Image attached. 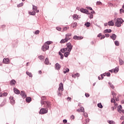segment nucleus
Here are the masks:
<instances>
[{
	"label": "nucleus",
	"mask_w": 124,
	"mask_h": 124,
	"mask_svg": "<svg viewBox=\"0 0 124 124\" xmlns=\"http://www.w3.org/2000/svg\"><path fill=\"white\" fill-rule=\"evenodd\" d=\"M67 47L66 48L61 49V51L62 53H64V52H71V50H72V48H73V46L71 45V43H67L66 44Z\"/></svg>",
	"instance_id": "nucleus-1"
},
{
	"label": "nucleus",
	"mask_w": 124,
	"mask_h": 124,
	"mask_svg": "<svg viewBox=\"0 0 124 124\" xmlns=\"http://www.w3.org/2000/svg\"><path fill=\"white\" fill-rule=\"evenodd\" d=\"M114 21H116L115 26L116 27H117L118 28H120V27H121L123 23H124V22L122 18H115L114 19Z\"/></svg>",
	"instance_id": "nucleus-2"
},
{
	"label": "nucleus",
	"mask_w": 124,
	"mask_h": 124,
	"mask_svg": "<svg viewBox=\"0 0 124 124\" xmlns=\"http://www.w3.org/2000/svg\"><path fill=\"white\" fill-rule=\"evenodd\" d=\"M41 104L42 105H43V104L45 105V107H46V108H49V109H51V103L49 101H44L43 102L42 100L41 101Z\"/></svg>",
	"instance_id": "nucleus-3"
},
{
	"label": "nucleus",
	"mask_w": 124,
	"mask_h": 124,
	"mask_svg": "<svg viewBox=\"0 0 124 124\" xmlns=\"http://www.w3.org/2000/svg\"><path fill=\"white\" fill-rule=\"evenodd\" d=\"M48 113V108H42L40 109L39 114L43 115L44 114H47Z\"/></svg>",
	"instance_id": "nucleus-4"
},
{
	"label": "nucleus",
	"mask_w": 124,
	"mask_h": 124,
	"mask_svg": "<svg viewBox=\"0 0 124 124\" xmlns=\"http://www.w3.org/2000/svg\"><path fill=\"white\" fill-rule=\"evenodd\" d=\"M42 50L44 51L45 52L47 51V50H49V46L46 45L45 43L44 44V45L42 47Z\"/></svg>",
	"instance_id": "nucleus-5"
},
{
	"label": "nucleus",
	"mask_w": 124,
	"mask_h": 124,
	"mask_svg": "<svg viewBox=\"0 0 124 124\" xmlns=\"http://www.w3.org/2000/svg\"><path fill=\"white\" fill-rule=\"evenodd\" d=\"M3 62V63H5V64H8L10 62V60L8 58H4Z\"/></svg>",
	"instance_id": "nucleus-6"
},
{
	"label": "nucleus",
	"mask_w": 124,
	"mask_h": 124,
	"mask_svg": "<svg viewBox=\"0 0 124 124\" xmlns=\"http://www.w3.org/2000/svg\"><path fill=\"white\" fill-rule=\"evenodd\" d=\"M58 91L61 92H63V84L62 83H60L59 84V87L58 88Z\"/></svg>",
	"instance_id": "nucleus-7"
},
{
	"label": "nucleus",
	"mask_w": 124,
	"mask_h": 124,
	"mask_svg": "<svg viewBox=\"0 0 124 124\" xmlns=\"http://www.w3.org/2000/svg\"><path fill=\"white\" fill-rule=\"evenodd\" d=\"M73 39L75 40H81V39H83V37L75 35L73 37Z\"/></svg>",
	"instance_id": "nucleus-8"
},
{
	"label": "nucleus",
	"mask_w": 124,
	"mask_h": 124,
	"mask_svg": "<svg viewBox=\"0 0 124 124\" xmlns=\"http://www.w3.org/2000/svg\"><path fill=\"white\" fill-rule=\"evenodd\" d=\"M61 66L59 63H56L55 65V69L56 70H60L61 69Z\"/></svg>",
	"instance_id": "nucleus-9"
},
{
	"label": "nucleus",
	"mask_w": 124,
	"mask_h": 124,
	"mask_svg": "<svg viewBox=\"0 0 124 124\" xmlns=\"http://www.w3.org/2000/svg\"><path fill=\"white\" fill-rule=\"evenodd\" d=\"M20 95L23 98H26V97H27V94L26 93V92H25V91H21Z\"/></svg>",
	"instance_id": "nucleus-10"
},
{
	"label": "nucleus",
	"mask_w": 124,
	"mask_h": 124,
	"mask_svg": "<svg viewBox=\"0 0 124 124\" xmlns=\"http://www.w3.org/2000/svg\"><path fill=\"white\" fill-rule=\"evenodd\" d=\"M80 12H82V13H85V14H89V11H88L86 9L81 8L80 9Z\"/></svg>",
	"instance_id": "nucleus-11"
},
{
	"label": "nucleus",
	"mask_w": 124,
	"mask_h": 124,
	"mask_svg": "<svg viewBox=\"0 0 124 124\" xmlns=\"http://www.w3.org/2000/svg\"><path fill=\"white\" fill-rule=\"evenodd\" d=\"M32 10L35 12H37V13H38V12H39V10H37V6L34 5H32Z\"/></svg>",
	"instance_id": "nucleus-12"
},
{
	"label": "nucleus",
	"mask_w": 124,
	"mask_h": 124,
	"mask_svg": "<svg viewBox=\"0 0 124 124\" xmlns=\"http://www.w3.org/2000/svg\"><path fill=\"white\" fill-rule=\"evenodd\" d=\"M10 99V101H11V104L13 105V104H15V100H14V97H13V96H10L9 97Z\"/></svg>",
	"instance_id": "nucleus-13"
},
{
	"label": "nucleus",
	"mask_w": 124,
	"mask_h": 124,
	"mask_svg": "<svg viewBox=\"0 0 124 124\" xmlns=\"http://www.w3.org/2000/svg\"><path fill=\"white\" fill-rule=\"evenodd\" d=\"M77 112H82V113L85 112V109L83 107H80V108L77 109Z\"/></svg>",
	"instance_id": "nucleus-14"
},
{
	"label": "nucleus",
	"mask_w": 124,
	"mask_h": 124,
	"mask_svg": "<svg viewBox=\"0 0 124 124\" xmlns=\"http://www.w3.org/2000/svg\"><path fill=\"white\" fill-rule=\"evenodd\" d=\"M14 92L15 93H16V94H20V91H19L16 88H14Z\"/></svg>",
	"instance_id": "nucleus-15"
},
{
	"label": "nucleus",
	"mask_w": 124,
	"mask_h": 124,
	"mask_svg": "<svg viewBox=\"0 0 124 124\" xmlns=\"http://www.w3.org/2000/svg\"><path fill=\"white\" fill-rule=\"evenodd\" d=\"M110 38L112 39V40H116V38H117V35L115 34H112V35L110 36Z\"/></svg>",
	"instance_id": "nucleus-16"
},
{
	"label": "nucleus",
	"mask_w": 124,
	"mask_h": 124,
	"mask_svg": "<svg viewBox=\"0 0 124 124\" xmlns=\"http://www.w3.org/2000/svg\"><path fill=\"white\" fill-rule=\"evenodd\" d=\"M44 63L46 65L51 64V63H50V62H49V59L47 58H46Z\"/></svg>",
	"instance_id": "nucleus-17"
},
{
	"label": "nucleus",
	"mask_w": 124,
	"mask_h": 124,
	"mask_svg": "<svg viewBox=\"0 0 124 124\" xmlns=\"http://www.w3.org/2000/svg\"><path fill=\"white\" fill-rule=\"evenodd\" d=\"M122 109H123L122 105L119 106L118 107V112H119V113H122Z\"/></svg>",
	"instance_id": "nucleus-18"
},
{
	"label": "nucleus",
	"mask_w": 124,
	"mask_h": 124,
	"mask_svg": "<svg viewBox=\"0 0 124 124\" xmlns=\"http://www.w3.org/2000/svg\"><path fill=\"white\" fill-rule=\"evenodd\" d=\"M15 84H16V81L15 80L12 79L10 81V85H11L12 86H15Z\"/></svg>",
	"instance_id": "nucleus-19"
},
{
	"label": "nucleus",
	"mask_w": 124,
	"mask_h": 124,
	"mask_svg": "<svg viewBox=\"0 0 124 124\" xmlns=\"http://www.w3.org/2000/svg\"><path fill=\"white\" fill-rule=\"evenodd\" d=\"M69 55H70V52L69 51H66L64 53V56L65 58H67Z\"/></svg>",
	"instance_id": "nucleus-20"
},
{
	"label": "nucleus",
	"mask_w": 124,
	"mask_h": 124,
	"mask_svg": "<svg viewBox=\"0 0 124 124\" xmlns=\"http://www.w3.org/2000/svg\"><path fill=\"white\" fill-rule=\"evenodd\" d=\"M119 62L120 65H123V64H124V60H123L122 59L119 58Z\"/></svg>",
	"instance_id": "nucleus-21"
},
{
	"label": "nucleus",
	"mask_w": 124,
	"mask_h": 124,
	"mask_svg": "<svg viewBox=\"0 0 124 124\" xmlns=\"http://www.w3.org/2000/svg\"><path fill=\"white\" fill-rule=\"evenodd\" d=\"M77 27V23L74 22L72 24V27L75 29Z\"/></svg>",
	"instance_id": "nucleus-22"
},
{
	"label": "nucleus",
	"mask_w": 124,
	"mask_h": 124,
	"mask_svg": "<svg viewBox=\"0 0 124 124\" xmlns=\"http://www.w3.org/2000/svg\"><path fill=\"white\" fill-rule=\"evenodd\" d=\"M26 102H28V103H30L31 101V97H28L26 99Z\"/></svg>",
	"instance_id": "nucleus-23"
},
{
	"label": "nucleus",
	"mask_w": 124,
	"mask_h": 124,
	"mask_svg": "<svg viewBox=\"0 0 124 124\" xmlns=\"http://www.w3.org/2000/svg\"><path fill=\"white\" fill-rule=\"evenodd\" d=\"M108 24L109 26H114V22H113V20L108 21Z\"/></svg>",
	"instance_id": "nucleus-24"
},
{
	"label": "nucleus",
	"mask_w": 124,
	"mask_h": 124,
	"mask_svg": "<svg viewBox=\"0 0 124 124\" xmlns=\"http://www.w3.org/2000/svg\"><path fill=\"white\" fill-rule=\"evenodd\" d=\"M65 42H67V40H66V38H65V39H64L61 40V41H60V43H61L62 44L63 43H65Z\"/></svg>",
	"instance_id": "nucleus-25"
},
{
	"label": "nucleus",
	"mask_w": 124,
	"mask_h": 124,
	"mask_svg": "<svg viewBox=\"0 0 124 124\" xmlns=\"http://www.w3.org/2000/svg\"><path fill=\"white\" fill-rule=\"evenodd\" d=\"M6 103V99H4L3 100V101L0 104L1 107H2L3 106H4V105H5Z\"/></svg>",
	"instance_id": "nucleus-26"
},
{
	"label": "nucleus",
	"mask_w": 124,
	"mask_h": 124,
	"mask_svg": "<svg viewBox=\"0 0 124 124\" xmlns=\"http://www.w3.org/2000/svg\"><path fill=\"white\" fill-rule=\"evenodd\" d=\"M113 71L114 73H118V72H119V67H115V68L113 69Z\"/></svg>",
	"instance_id": "nucleus-27"
},
{
	"label": "nucleus",
	"mask_w": 124,
	"mask_h": 124,
	"mask_svg": "<svg viewBox=\"0 0 124 124\" xmlns=\"http://www.w3.org/2000/svg\"><path fill=\"white\" fill-rule=\"evenodd\" d=\"M29 14H30V15H32V16H34V15L36 14L35 11H33L32 12H29Z\"/></svg>",
	"instance_id": "nucleus-28"
},
{
	"label": "nucleus",
	"mask_w": 124,
	"mask_h": 124,
	"mask_svg": "<svg viewBox=\"0 0 124 124\" xmlns=\"http://www.w3.org/2000/svg\"><path fill=\"white\" fill-rule=\"evenodd\" d=\"M105 33L106 32H108V33H110V32H112V30L111 29H106L104 31Z\"/></svg>",
	"instance_id": "nucleus-29"
},
{
	"label": "nucleus",
	"mask_w": 124,
	"mask_h": 124,
	"mask_svg": "<svg viewBox=\"0 0 124 124\" xmlns=\"http://www.w3.org/2000/svg\"><path fill=\"white\" fill-rule=\"evenodd\" d=\"M38 58L39 59V60H40V61H44V59H45L44 56L42 55L38 56Z\"/></svg>",
	"instance_id": "nucleus-30"
},
{
	"label": "nucleus",
	"mask_w": 124,
	"mask_h": 124,
	"mask_svg": "<svg viewBox=\"0 0 124 124\" xmlns=\"http://www.w3.org/2000/svg\"><path fill=\"white\" fill-rule=\"evenodd\" d=\"M57 93L58 96H62V91H58L57 92Z\"/></svg>",
	"instance_id": "nucleus-31"
},
{
	"label": "nucleus",
	"mask_w": 124,
	"mask_h": 124,
	"mask_svg": "<svg viewBox=\"0 0 124 124\" xmlns=\"http://www.w3.org/2000/svg\"><path fill=\"white\" fill-rule=\"evenodd\" d=\"M26 74L31 78L32 77V74H31V73H30L29 72H26Z\"/></svg>",
	"instance_id": "nucleus-32"
},
{
	"label": "nucleus",
	"mask_w": 124,
	"mask_h": 124,
	"mask_svg": "<svg viewBox=\"0 0 124 124\" xmlns=\"http://www.w3.org/2000/svg\"><path fill=\"white\" fill-rule=\"evenodd\" d=\"M84 26H86L87 27H91V23L89 22H86L84 24Z\"/></svg>",
	"instance_id": "nucleus-33"
},
{
	"label": "nucleus",
	"mask_w": 124,
	"mask_h": 124,
	"mask_svg": "<svg viewBox=\"0 0 124 124\" xmlns=\"http://www.w3.org/2000/svg\"><path fill=\"white\" fill-rule=\"evenodd\" d=\"M108 123L109 124H115V122L113 120H108Z\"/></svg>",
	"instance_id": "nucleus-34"
},
{
	"label": "nucleus",
	"mask_w": 124,
	"mask_h": 124,
	"mask_svg": "<svg viewBox=\"0 0 124 124\" xmlns=\"http://www.w3.org/2000/svg\"><path fill=\"white\" fill-rule=\"evenodd\" d=\"M88 15H89V18L90 19H93V15L91 13H88Z\"/></svg>",
	"instance_id": "nucleus-35"
},
{
	"label": "nucleus",
	"mask_w": 124,
	"mask_h": 124,
	"mask_svg": "<svg viewBox=\"0 0 124 124\" xmlns=\"http://www.w3.org/2000/svg\"><path fill=\"white\" fill-rule=\"evenodd\" d=\"M45 43H46V45L49 46V45H51V44L53 43V42L49 41L45 42Z\"/></svg>",
	"instance_id": "nucleus-36"
},
{
	"label": "nucleus",
	"mask_w": 124,
	"mask_h": 124,
	"mask_svg": "<svg viewBox=\"0 0 124 124\" xmlns=\"http://www.w3.org/2000/svg\"><path fill=\"white\" fill-rule=\"evenodd\" d=\"M78 16H77V15H74L73 16V19L74 20H77V19H78Z\"/></svg>",
	"instance_id": "nucleus-37"
},
{
	"label": "nucleus",
	"mask_w": 124,
	"mask_h": 124,
	"mask_svg": "<svg viewBox=\"0 0 124 124\" xmlns=\"http://www.w3.org/2000/svg\"><path fill=\"white\" fill-rule=\"evenodd\" d=\"M109 86L111 88V89H114L115 86H114V85L112 84V83L108 82Z\"/></svg>",
	"instance_id": "nucleus-38"
},
{
	"label": "nucleus",
	"mask_w": 124,
	"mask_h": 124,
	"mask_svg": "<svg viewBox=\"0 0 124 124\" xmlns=\"http://www.w3.org/2000/svg\"><path fill=\"white\" fill-rule=\"evenodd\" d=\"M59 54L60 56H61V60H63V54L62 53V52H59Z\"/></svg>",
	"instance_id": "nucleus-39"
},
{
	"label": "nucleus",
	"mask_w": 124,
	"mask_h": 124,
	"mask_svg": "<svg viewBox=\"0 0 124 124\" xmlns=\"http://www.w3.org/2000/svg\"><path fill=\"white\" fill-rule=\"evenodd\" d=\"M97 106L99 108H103V106H102V104H101V103H98L97 104Z\"/></svg>",
	"instance_id": "nucleus-40"
},
{
	"label": "nucleus",
	"mask_w": 124,
	"mask_h": 124,
	"mask_svg": "<svg viewBox=\"0 0 124 124\" xmlns=\"http://www.w3.org/2000/svg\"><path fill=\"white\" fill-rule=\"evenodd\" d=\"M111 94L113 97V98H115V97L116 96V95H117V94L116 93H115V92H111Z\"/></svg>",
	"instance_id": "nucleus-41"
},
{
	"label": "nucleus",
	"mask_w": 124,
	"mask_h": 124,
	"mask_svg": "<svg viewBox=\"0 0 124 124\" xmlns=\"http://www.w3.org/2000/svg\"><path fill=\"white\" fill-rule=\"evenodd\" d=\"M115 45L116 46H120V43L118 41H114Z\"/></svg>",
	"instance_id": "nucleus-42"
},
{
	"label": "nucleus",
	"mask_w": 124,
	"mask_h": 124,
	"mask_svg": "<svg viewBox=\"0 0 124 124\" xmlns=\"http://www.w3.org/2000/svg\"><path fill=\"white\" fill-rule=\"evenodd\" d=\"M64 74H66V73L69 72V69L66 68L65 71H63Z\"/></svg>",
	"instance_id": "nucleus-43"
},
{
	"label": "nucleus",
	"mask_w": 124,
	"mask_h": 124,
	"mask_svg": "<svg viewBox=\"0 0 124 124\" xmlns=\"http://www.w3.org/2000/svg\"><path fill=\"white\" fill-rule=\"evenodd\" d=\"M71 35H72V34L70 33H68L65 34V37H69L70 36H71Z\"/></svg>",
	"instance_id": "nucleus-44"
},
{
	"label": "nucleus",
	"mask_w": 124,
	"mask_h": 124,
	"mask_svg": "<svg viewBox=\"0 0 124 124\" xmlns=\"http://www.w3.org/2000/svg\"><path fill=\"white\" fill-rule=\"evenodd\" d=\"M85 121V124H89V123H90V119H86Z\"/></svg>",
	"instance_id": "nucleus-45"
},
{
	"label": "nucleus",
	"mask_w": 124,
	"mask_h": 124,
	"mask_svg": "<svg viewBox=\"0 0 124 124\" xmlns=\"http://www.w3.org/2000/svg\"><path fill=\"white\" fill-rule=\"evenodd\" d=\"M83 115L84 117H85V118H88V113L87 112H84L83 113Z\"/></svg>",
	"instance_id": "nucleus-46"
},
{
	"label": "nucleus",
	"mask_w": 124,
	"mask_h": 124,
	"mask_svg": "<svg viewBox=\"0 0 124 124\" xmlns=\"http://www.w3.org/2000/svg\"><path fill=\"white\" fill-rule=\"evenodd\" d=\"M23 5H24V3L23 2H21L20 3H19V4L17 5V7H21V6H23Z\"/></svg>",
	"instance_id": "nucleus-47"
},
{
	"label": "nucleus",
	"mask_w": 124,
	"mask_h": 124,
	"mask_svg": "<svg viewBox=\"0 0 124 124\" xmlns=\"http://www.w3.org/2000/svg\"><path fill=\"white\" fill-rule=\"evenodd\" d=\"M111 103H115V102H116V101H115V98H112L111 99Z\"/></svg>",
	"instance_id": "nucleus-48"
},
{
	"label": "nucleus",
	"mask_w": 124,
	"mask_h": 124,
	"mask_svg": "<svg viewBox=\"0 0 124 124\" xmlns=\"http://www.w3.org/2000/svg\"><path fill=\"white\" fill-rule=\"evenodd\" d=\"M68 29H69V27H63V31H67Z\"/></svg>",
	"instance_id": "nucleus-49"
},
{
	"label": "nucleus",
	"mask_w": 124,
	"mask_h": 124,
	"mask_svg": "<svg viewBox=\"0 0 124 124\" xmlns=\"http://www.w3.org/2000/svg\"><path fill=\"white\" fill-rule=\"evenodd\" d=\"M39 32H40V31H39V30H37L35 31L34 33L35 34H39Z\"/></svg>",
	"instance_id": "nucleus-50"
},
{
	"label": "nucleus",
	"mask_w": 124,
	"mask_h": 124,
	"mask_svg": "<svg viewBox=\"0 0 124 124\" xmlns=\"http://www.w3.org/2000/svg\"><path fill=\"white\" fill-rule=\"evenodd\" d=\"M120 13L121 14H122V13H124V9H121L120 10Z\"/></svg>",
	"instance_id": "nucleus-51"
},
{
	"label": "nucleus",
	"mask_w": 124,
	"mask_h": 124,
	"mask_svg": "<svg viewBox=\"0 0 124 124\" xmlns=\"http://www.w3.org/2000/svg\"><path fill=\"white\" fill-rule=\"evenodd\" d=\"M56 30H57V31H62V28H61L60 27H58L56 28Z\"/></svg>",
	"instance_id": "nucleus-52"
},
{
	"label": "nucleus",
	"mask_w": 124,
	"mask_h": 124,
	"mask_svg": "<svg viewBox=\"0 0 124 124\" xmlns=\"http://www.w3.org/2000/svg\"><path fill=\"white\" fill-rule=\"evenodd\" d=\"M42 100H45L46 99V97L45 96H43L41 97Z\"/></svg>",
	"instance_id": "nucleus-53"
},
{
	"label": "nucleus",
	"mask_w": 124,
	"mask_h": 124,
	"mask_svg": "<svg viewBox=\"0 0 124 124\" xmlns=\"http://www.w3.org/2000/svg\"><path fill=\"white\" fill-rule=\"evenodd\" d=\"M96 4L97 5H100V4H102V3L101 2H100V1H97Z\"/></svg>",
	"instance_id": "nucleus-54"
},
{
	"label": "nucleus",
	"mask_w": 124,
	"mask_h": 124,
	"mask_svg": "<svg viewBox=\"0 0 124 124\" xmlns=\"http://www.w3.org/2000/svg\"><path fill=\"white\" fill-rule=\"evenodd\" d=\"M76 75V77H79L80 76V74L77 73L76 74H75Z\"/></svg>",
	"instance_id": "nucleus-55"
},
{
	"label": "nucleus",
	"mask_w": 124,
	"mask_h": 124,
	"mask_svg": "<svg viewBox=\"0 0 124 124\" xmlns=\"http://www.w3.org/2000/svg\"><path fill=\"white\" fill-rule=\"evenodd\" d=\"M110 75H111V74L109 72L106 73V76L108 77H109V76H110Z\"/></svg>",
	"instance_id": "nucleus-56"
},
{
	"label": "nucleus",
	"mask_w": 124,
	"mask_h": 124,
	"mask_svg": "<svg viewBox=\"0 0 124 124\" xmlns=\"http://www.w3.org/2000/svg\"><path fill=\"white\" fill-rule=\"evenodd\" d=\"M86 8L87 9H89V10H91V11H93V8L91 7H87Z\"/></svg>",
	"instance_id": "nucleus-57"
},
{
	"label": "nucleus",
	"mask_w": 124,
	"mask_h": 124,
	"mask_svg": "<svg viewBox=\"0 0 124 124\" xmlns=\"http://www.w3.org/2000/svg\"><path fill=\"white\" fill-rule=\"evenodd\" d=\"M86 97H89L90 96V94L86 93L85 94Z\"/></svg>",
	"instance_id": "nucleus-58"
},
{
	"label": "nucleus",
	"mask_w": 124,
	"mask_h": 124,
	"mask_svg": "<svg viewBox=\"0 0 124 124\" xmlns=\"http://www.w3.org/2000/svg\"><path fill=\"white\" fill-rule=\"evenodd\" d=\"M63 124H66V123H67V120L66 119L63 120Z\"/></svg>",
	"instance_id": "nucleus-59"
},
{
	"label": "nucleus",
	"mask_w": 124,
	"mask_h": 124,
	"mask_svg": "<svg viewBox=\"0 0 124 124\" xmlns=\"http://www.w3.org/2000/svg\"><path fill=\"white\" fill-rule=\"evenodd\" d=\"M3 96H7V93H3Z\"/></svg>",
	"instance_id": "nucleus-60"
},
{
	"label": "nucleus",
	"mask_w": 124,
	"mask_h": 124,
	"mask_svg": "<svg viewBox=\"0 0 124 124\" xmlns=\"http://www.w3.org/2000/svg\"><path fill=\"white\" fill-rule=\"evenodd\" d=\"M114 99H115L117 101H119L120 100V99H119V97L117 98V97H115Z\"/></svg>",
	"instance_id": "nucleus-61"
},
{
	"label": "nucleus",
	"mask_w": 124,
	"mask_h": 124,
	"mask_svg": "<svg viewBox=\"0 0 124 124\" xmlns=\"http://www.w3.org/2000/svg\"><path fill=\"white\" fill-rule=\"evenodd\" d=\"M124 116H121V118H120V120L121 121H123V120H124Z\"/></svg>",
	"instance_id": "nucleus-62"
},
{
	"label": "nucleus",
	"mask_w": 124,
	"mask_h": 124,
	"mask_svg": "<svg viewBox=\"0 0 124 124\" xmlns=\"http://www.w3.org/2000/svg\"><path fill=\"white\" fill-rule=\"evenodd\" d=\"M101 36L102 37H101V39H104V38H105V35H103Z\"/></svg>",
	"instance_id": "nucleus-63"
},
{
	"label": "nucleus",
	"mask_w": 124,
	"mask_h": 124,
	"mask_svg": "<svg viewBox=\"0 0 124 124\" xmlns=\"http://www.w3.org/2000/svg\"><path fill=\"white\" fill-rule=\"evenodd\" d=\"M106 37H109L110 36V35L108 33L105 34Z\"/></svg>",
	"instance_id": "nucleus-64"
}]
</instances>
